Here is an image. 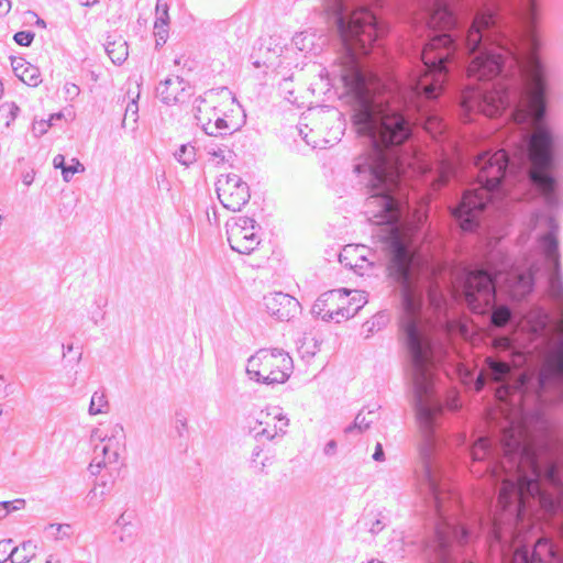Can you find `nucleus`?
Here are the masks:
<instances>
[{
  "label": "nucleus",
  "instance_id": "f257e3e1",
  "mask_svg": "<svg viewBox=\"0 0 563 563\" xmlns=\"http://www.w3.org/2000/svg\"><path fill=\"white\" fill-rule=\"evenodd\" d=\"M292 372V360L283 350H258L247 360L246 374L250 379L265 384H283Z\"/></svg>",
  "mask_w": 563,
  "mask_h": 563
},
{
  "label": "nucleus",
  "instance_id": "f03ea898",
  "mask_svg": "<svg viewBox=\"0 0 563 563\" xmlns=\"http://www.w3.org/2000/svg\"><path fill=\"white\" fill-rule=\"evenodd\" d=\"M124 440V429L120 423L92 429L90 433L92 461L88 467L91 475L96 476L102 468L118 463Z\"/></svg>",
  "mask_w": 563,
  "mask_h": 563
},
{
  "label": "nucleus",
  "instance_id": "7ed1b4c3",
  "mask_svg": "<svg viewBox=\"0 0 563 563\" xmlns=\"http://www.w3.org/2000/svg\"><path fill=\"white\" fill-rule=\"evenodd\" d=\"M257 224L253 218L238 216L225 223L227 240L230 247L240 254H251L260 245Z\"/></svg>",
  "mask_w": 563,
  "mask_h": 563
},
{
  "label": "nucleus",
  "instance_id": "20e7f679",
  "mask_svg": "<svg viewBox=\"0 0 563 563\" xmlns=\"http://www.w3.org/2000/svg\"><path fill=\"white\" fill-rule=\"evenodd\" d=\"M347 296L349 292L345 288L323 292L313 303L311 311L324 321L334 320L339 323L342 320H347L354 317L362 308V303H358L356 307H351V305L344 307L338 303L340 299H346Z\"/></svg>",
  "mask_w": 563,
  "mask_h": 563
},
{
  "label": "nucleus",
  "instance_id": "39448f33",
  "mask_svg": "<svg viewBox=\"0 0 563 563\" xmlns=\"http://www.w3.org/2000/svg\"><path fill=\"white\" fill-rule=\"evenodd\" d=\"M216 186L221 205L230 211H240L251 198L249 185L236 174L221 175Z\"/></svg>",
  "mask_w": 563,
  "mask_h": 563
},
{
  "label": "nucleus",
  "instance_id": "423d86ee",
  "mask_svg": "<svg viewBox=\"0 0 563 563\" xmlns=\"http://www.w3.org/2000/svg\"><path fill=\"white\" fill-rule=\"evenodd\" d=\"M203 108L198 106L195 118L203 132L210 136H227L239 130V126L228 122L224 113L216 107L209 106L201 100Z\"/></svg>",
  "mask_w": 563,
  "mask_h": 563
},
{
  "label": "nucleus",
  "instance_id": "0eeeda50",
  "mask_svg": "<svg viewBox=\"0 0 563 563\" xmlns=\"http://www.w3.org/2000/svg\"><path fill=\"white\" fill-rule=\"evenodd\" d=\"M258 428H255V438H265L274 440L277 437H283L289 424V419L283 413L280 407H267L261 411L257 419Z\"/></svg>",
  "mask_w": 563,
  "mask_h": 563
},
{
  "label": "nucleus",
  "instance_id": "6e6552de",
  "mask_svg": "<svg viewBox=\"0 0 563 563\" xmlns=\"http://www.w3.org/2000/svg\"><path fill=\"white\" fill-rule=\"evenodd\" d=\"M339 261L345 267L363 276L373 268L377 261V255L365 245L349 244L343 247L339 255Z\"/></svg>",
  "mask_w": 563,
  "mask_h": 563
},
{
  "label": "nucleus",
  "instance_id": "1a4fd4ad",
  "mask_svg": "<svg viewBox=\"0 0 563 563\" xmlns=\"http://www.w3.org/2000/svg\"><path fill=\"white\" fill-rule=\"evenodd\" d=\"M156 95L165 104L184 103L194 95V88L184 78L172 76L157 85Z\"/></svg>",
  "mask_w": 563,
  "mask_h": 563
},
{
  "label": "nucleus",
  "instance_id": "9d476101",
  "mask_svg": "<svg viewBox=\"0 0 563 563\" xmlns=\"http://www.w3.org/2000/svg\"><path fill=\"white\" fill-rule=\"evenodd\" d=\"M263 301L266 311L279 321H289L300 309L296 298L282 291L265 295Z\"/></svg>",
  "mask_w": 563,
  "mask_h": 563
},
{
  "label": "nucleus",
  "instance_id": "9b49d317",
  "mask_svg": "<svg viewBox=\"0 0 563 563\" xmlns=\"http://www.w3.org/2000/svg\"><path fill=\"white\" fill-rule=\"evenodd\" d=\"M11 66L14 75L30 87H37L41 79L40 69L22 57H11Z\"/></svg>",
  "mask_w": 563,
  "mask_h": 563
},
{
  "label": "nucleus",
  "instance_id": "f8f14e48",
  "mask_svg": "<svg viewBox=\"0 0 563 563\" xmlns=\"http://www.w3.org/2000/svg\"><path fill=\"white\" fill-rule=\"evenodd\" d=\"M380 406L377 404L368 405L361 409L356 415L354 422L344 429L346 434L357 431L360 433L366 431L379 417L378 410Z\"/></svg>",
  "mask_w": 563,
  "mask_h": 563
},
{
  "label": "nucleus",
  "instance_id": "ddd939ff",
  "mask_svg": "<svg viewBox=\"0 0 563 563\" xmlns=\"http://www.w3.org/2000/svg\"><path fill=\"white\" fill-rule=\"evenodd\" d=\"M118 536L119 541L124 544H133L137 536V526L132 522V516L123 512L115 520V529L113 531Z\"/></svg>",
  "mask_w": 563,
  "mask_h": 563
},
{
  "label": "nucleus",
  "instance_id": "4468645a",
  "mask_svg": "<svg viewBox=\"0 0 563 563\" xmlns=\"http://www.w3.org/2000/svg\"><path fill=\"white\" fill-rule=\"evenodd\" d=\"M104 49L115 65L123 64L129 56V46L128 42L122 36H114L108 38L104 44Z\"/></svg>",
  "mask_w": 563,
  "mask_h": 563
},
{
  "label": "nucleus",
  "instance_id": "2eb2a0df",
  "mask_svg": "<svg viewBox=\"0 0 563 563\" xmlns=\"http://www.w3.org/2000/svg\"><path fill=\"white\" fill-rule=\"evenodd\" d=\"M110 405L107 394L103 389L96 390L90 399L88 412L90 416L107 413Z\"/></svg>",
  "mask_w": 563,
  "mask_h": 563
},
{
  "label": "nucleus",
  "instance_id": "dca6fc26",
  "mask_svg": "<svg viewBox=\"0 0 563 563\" xmlns=\"http://www.w3.org/2000/svg\"><path fill=\"white\" fill-rule=\"evenodd\" d=\"M18 556V547H13V542L11 539L1 540L0 541V563H4L8 560H11L12 563H25L26 558H23L21 561H16Z\"/></svg>",
  "mask_w": 563,
  "mask_h": 563
},
{
  "label": "nucleus",
  "instance_id": "f3484780",
  "mask_svg": "<svg viewBox=\"0 0 563 563\" xmlns=\"http://www.w3.org/2000/svg\"><path fill=\"white\" fill-rule=\"evenodd\" d=\"M45 532L55 540L69 538L73 533L68 523H49L45 527Z\"/></svg>",
  "mask_w": 563,
  "mask_h": 563
},
{
  "label": "nucleus",
  "instance_id": "a211bd4d",
  "mask_svg": "<svg viewBox=\"0 0 563 563\" xmlns=\"http://www.w3.org/2000/svg\"><path fill=\"white\" fill-rule=\"evenodd\" d=\"M175 158L185 166H189L196 161V148L190 144H183L176 152Z\"/></svg>",
  "mask_w": 563,
  "mask_h": 563
},
{
  "label": "nucleus",
  "instance_id": "6ab92c4d",
  "mask_svg": "<svg viewBox=\"0 0 563 563\" xmlns=\"http://www.w3.org/2000/svg\"><path fill=\"white\" fill-rule=\"evenodd\" d=\"M25 505L26 501L23 498L0 501V521L5 519L10 514L23 509Z\"/></svg>",
  "mask_w": 563,
  "mask_h": 563
},
{
  "label": "nucleus",
  "instance_id": "aec40b11",
  "mask_svg": "<svg viewBox=\"0 0 563 563\" xmlns=\"http://www.w3.org/2000/svg\"><path fill=\"white\" fill-rule=\"evenodd\" d=\"M93 305H95L96 309L90 311V320L92 321V323L95 325H98L101 321L104 320L106 312L103 309L108 305V299L106 297L98 296L95 299Z\"/></svg>",
  "mask_w": 563,
  "mask_h": 563
},
{
  "label": "nucleus",
  "instance_id": "412c9836",
  "mask_svg": "<svg viewBox=\"0 0 563 563\" xmlns=\"http://www.w3.org/2000/svg\"><path fill=\"white\" fill-rule=\"evenodd\" d=\"M168 23L169 22H164L162 19H159V21H155L154 35L156 38V46H162L166 43L168 38Z\"/></svg>",
  "mask_w": 563,
  "mask_h": 563
},
{
  "label": "nucleus",
  "instance_id": "4be33fe9",
  "mask_svg": "<svg viewBox=\"0 0 563 563\" xmlns=\"http://www.w3.org/2000/svg\"><path fill=\"white\" fill-rule=\"evenodd\" d=\"M347 292L349 296L346 297V299H341L342 301H346V305L345 302H343L341 306L349 307L351 305V307H356L358 303H362L363 307L366 303V297L363 291L347 290Z\"/></svg>",
  "mask_w": 563,
  "mask_h": 563
},
{
  "label": "nucleus",
  "instance_id": "5701e85b",
  "mask_svg": "<svg viewBox=\"0 0 563 563\" xmlns=\"http://www.w3.org/2000/svg\"><path fill=\"white\" fill-rule=\"evenodd\" d=\"M85 172L84 165L79 162L78 158H71V164L66 165L64 173H63V179L64 181L68 183L70 181L71 177L76 173H82Z\"/></svg>",
  "mask_w": 563,
  "mask_h": 563
},
{
  "label": "nucleus",
  "instance_id": "b1692460",
  "mask_svg": "<svg viewBox=\"0 0 563 563\" xmlns=\"http://www.w3.org/2000/svg\"><path fill=\"white\" fill-rule=\"evenodd\" d=\"M1 112H5L8 117V121L5 122L7 126H10L11 122H13L20 112V108L15 102H4L0 107Z\"/></svg>",
  "mask_w": 563,
  "mask_h": 563
},
{
  "label": "nucleus",
  "instance_id": "393cba45",
  "mask_svg": "<svg viewBox=\"0 0 563 563\" xmlns=\"http://www.w3.org/2000/svg\"><path fill=\"white\" fill-rule=\"evenodd\" d=\"M99 486L102 487V489L100 490V493L98 494L97 492V487L92 488L89 493H88V498L90 501H93L95 499L98 498V503H101L104 498V496H107L110 492V486L108 485V483L106 481H102L101 483L98 484Z\"/></svg>",
  "mask_w": 563,
  "mask_h": 563
},
{
  "label": "nucleus",
  "instance_id": "a878e982",
  "mask_svg": "<svg viewBox=\"0 0 563 563\" xmlns=\"http://www.w3.org/2000/svg\"><path fill=\"white\" fill-rule=\"evenodd\" d=\"M35 34L31 31H20L14 34L13 38L16 44L21 46H30L34 40Z\"/></svg>",
  "mask_w": 563,
  "mask_h": 563
},
{
  "label": "nucleus",
  "instance_id": "bb28decb",
  "mask_svg": "<svg viewBox=\"0 0 563 563\" xmlns=\"http://www.w3.org/2000/svg\"><path fill=\"white\" fill-rule=\"evenodd\" d=\"M155 11V21H159V19H162L164 22H169L167 0H157Z\"/></svg>",
  "mask_w": 563,
  "mask_h": 563
},
{
  "label": "nucleus",
  "instance_id": "cd10ccee",
  "mask_svg": "<svg viewBox=\"0 0 563 563\" xmlns=\"http://www.w3.org/2000/svg\"><path fill=\"white\" fill-rule=\"evenodd\" d=\"M207 152L217 164L224 163L227 159L225 158L227 150L223 147L209 146ZM228 153H230V152L228 151Z\"/></svg>",
  "mask_w": 563,
  "mask_h": 563
},
{
  "label": "nucleus",
  "instance_id": "c85d7f7f",
  "mask_svg": "<svg viewBox=\"0 0 563 563\" xmlns=\"http://www.w3.org/2000/svg\"><path fill=\"white\" fill-rule=\"evenodd\" d=\"M175 429L179 437H183L187 431V417L181 412L175 415Z\"/></svg>",
  "mask_w": 563,
  "mask_h": 563
},
{
  "label": "nucleus",
  "instance_id": "c756f323",
  "mask_svg": "<svg viewBox=\"0 0 563 563\" xmlns=\"http://www.w3.org/2000/svg\"><path fill=\"white\" fill-rule=\"evenodd\" d=\"M139 106L135 99H132L125 108L124 120L129 117L132 118L133 122L137 121Z\"/></svg>",
  "mask_w": 563,
  "mask_h": 563
},
{
  "label": "nucleus",
  "instance_id": "7c9ffc66",
  "mask_svg": "<svg viewBox=\"0 0 563 563\" xmlns=\"http://www.w3.org/2000/svg\"><path fill=\"white\" fill-rule=\"evenodd\" d=\"M308 36L305 33H298L292 37V44L298 48L299 51H305L308 48Z\"/></svg>",
  "mask_w": 563,
  "mask_h": 563
},
{
  "label": "nucleus",
  "instance_id": "2f4dec72",
  "mask_svg": "<svg viewBox=\"0 0 563 563\" xmlns=\"http://www.w3.org/2000/svg\"><path fill=\"white\" fill-rule=\"evenodd\" d=\"M53 166L56 168V169H60L62 170V174L64 173V169L66 167V164H65V156L62 155V154H57L54 158H53Z\"/></svg>",
  "mask_w": 563,
  "mask_h": 563
},
{
  "label": "nucleus",
  "instance_id": "473e14b6",
  "mask_svg": "<svg viewBox=\"0 0 563 563\" xmlns=\"http://www.w3.org/2000/svg\"><path fill=\"white\" fill-rule=\"evenodd\" d=\"M385 527V523L380 519L374 520L369 526V531L373 534L379 533Z\"/></svg>",
  "mask_w": 563,
  "mask_h": 563
},
{
  "label": "nucleus",
  "instance_id": "72a5a7b5",
  "mask_svg": "<svg viewBox=\"0 0 563 563\" xmlns=\"http://www.w3.org/2000/svg\"><path fill=\"white\" fill-rule=\"evenodd\" d=\"M336 452V442L330 440L323 448V453L328 456L334 455Z\"/></svg>",
  "mask_w": 563,
  "mask_h": 563
},
{
  "label": "nucleus",
  "instance_id": "f704fd0d",
  "mask_svg": "<svg viewBox=\"0 0 563 563\" xmlns=\"http://www.w3.org/2000/svg\"><path fill=\"white\" fill-rule=\"evenodd\" d=\"M34 177H35V172L34 170L26 172V173H24L22 175V183L25 186H31L32 183L34 181Z\"/></svg>",
  "mask_w": 563,
  "mask_h": 563
},
{
  "label": "nucleus",
  "instance_id": "c9c22d12",
  "mask_svg": "<svg viewBox=\"0 0 563 563\" xmlns=\"http://www.w3.org/2000/svg\"><path fill=\"white\" fill-rule=\"evenodd\" d=\"M373 459H374V461H377V462L384 461L385 456H384V451H383V446L380 443L376 444L375 452L373 454Z\"/></svg>",
  "mask_w": 563,
  "mask_h": 563
},
{
  "label": "nucleus",
  "instance_id": "e433bc0d",
  "mask_svg": "<svg viewBox=\"0 0 563 563\" xmlns=\"http://www.w3.org/2000/svg\"><path fill=\"white\" fill-rule=\"evenodd\" d=\"M11 9L10 0H0V18L9 13Z\"/></svg>",
  "mask_w": 563,
  "mask_h": 563
},
{
  "label": "nucleus",
  "instance_id": "4c0bfd02",
  "mask_svg": "<svg viewBox=\"0 0 563 563\" xmlns=\"http://www.w3.org/2000/svg\"><path fill=\"white\" fill-rule=\"evenodd\" d=\"M7 388H8V384L4 379V376L2 374H0V399L8 396Z\"/></svg>",
  "mask_w": 563,
  "mask_h": 563
},
{
  "label": "nucleus",
  "instance_id": "58836bf2",
  "mask_svg": "<svg viewBox=\"0 0 563 563\" xmlns=\"http://www.w3.org/2000/svg\"><path fill=\"white\" fill-rule=\"evenodd\" d=\"M81 5L91 7L96 4L99 0H77Z\"/></svg>",
  "mask_w": 563,
  "mask_h": 563
},
{
  "label": "nucleus",
  "instance_id": "ea45409f",
  "mask_svg": "<svg viewBox=\"0 0 563 563\" xmlns=\"http://www.w3.org/2000/svg\"><path fill=\"white\" fill-rule=\"evenodd\" d=\"M67 92L68 93H74V95H78L79 92V88L76 86V85H70L69 88H67Z\"/></svg>",
  "mask_w": 563,
  "mask_h": 563
},
{
  "label": "nucleus",
  "instance_id": "a19ab883",
  "mask_svg": "<svg viewBox=\"0 0 563 563\" xmlns=\"http://www.w3.org/2000/svg\"><path fill=\"white\" fill-rule=\"evenodd\" d=\"M73 344L63 345V356L65 357L67 353H70L73 351Z\"/></svg>",
  "mask_w": 563,
  "mask_h": 563
},
{
  "label": "nucleus",
  "instance_id": "79ce46f5",
  "mask_svg": "<svg viewBox=\"0 0 563 563\" xmlns=\"http://www.w3.org/2000/svg\"><path fill=\"white\" fill-rule=\"evenodd\" d=\"M299 134L301 135L302 140H303L307 144H310V142L307 140V134H305V131H302L301 129H299Z\"/></svg>",
  "mask_w": 563,
  "mask_h": 563
},
{
  "label": "nucleus",
  "instance_id": "37998d69",
  "mask_svg": "<svg viewBox=\"0 0 563 563\" xmlns=\"http://www.w3.org/2000/svg\"><path fill=\"white\" fill-rule=\"evenodd\" d=\"M31 547H32V543L30 541L29 542H23V544L21 547V550L26 551Z\"/></svg>",
  "mask_w": 563,
  "mask_h": 563
},
{
  "label": "nucleus",
  "instance_id": "c03bdc74",
  "mask_svg": "<svg viewBox=\"0 0 563 563\" xmlns=\"http://www.w3.org/2000/svg\"><path fill=\"white\" fill-rule=\"evenodd\" d=\"M36 24H37V25H40V26H42V27H45V26H46V24H45L44 20H42V19H37Z\"/></svg>",
  "mask_w": 563,
  "mask_h": 563
},
{
  "label": "nucleus",
  "instance_id": "a18cd8bd",
  "mask_svg": "<svg viewBox=\"0 0 563 563\" xmlns=\"http://www.w3.org/2000/svg\"><path fill=\"white\" fill-rule=\"evenodd\" d=\"M24 558H27L26 555H24ZM23 559V556L20 555V548H18V556H16V561H21ZM29 559H26L25 562H27Z\"/></svg>",
  "mask_w": 563,
  "mask_h": 563
},
{
  "label": "nucleus",
  "instance_id": "49530a36",
  "mask_svg": "<svg viewBox=\"0 0 563 563\" xmlns=\"http://www.w3.org/2000/svg\"><path fill=\"white\" fill-rule=\"evenodd\" d=\"M456 441L459 443H464L465 442V437H460L459 439H456Z\"/></svg>",
  "mask_w": 563,
  "mask_h": 563
},
{
  "label": "nucleus",
  "instance_id": "de8ad7c7",
  "mask_svg": "<svg viewBox=\"0 0 563 563\" xmlns=\"http://www.w3.org/2000/svg\"><path fill=\"white\" fill-rule=\"evenodd\" d=\"M367 563H384V562H382L379 560H376V559H373V560L368 561Z\"/></svg>",
  "mask_w": 563,
  "mask_h": 563
},
{
  "label": "nucleus",
  "instance_id": "09e8293b",
  "mask_svg": "<svg viewBox=\"0 0 563 563\" xmlns=\"http://www.w3.org/2000/svg\"><path fill=\"white\" fill-rule=\"evenodd\" d=\"M2 91H3V86H2V82L0 81V97L2 96Z\"/></svg>",
  "mask_w": 563,
  "mask_h": 563
},
{
  "label": "nucleus",
  "instance_id": "8fccbe9b",
  "mask_svg": "<svg viewBox=\"0 0 563 563\" xmlns=\"http://www.w3.org/2000/svg\"><path fill=\"white\" fill-rule=\"evenodd\" d=\"M258 454H260V450L257 451V448H256V449H255V451H254V453H253V455H254V456H258Z\"/></svg>",
  "mask_w": 563,
  "mask_h": 563
},
{
  "label": "nucleus",
  "instance_id": "3c124183",
  "mask_svg": "<svg viewBox=\"0 0 563 563\" xmlns=\"http://www.w3.org/2000/svg\"><path fill=\"white\" fill-rule=\"evenodd\" d=\"M81 353L78 354V357H77V362H79L81 360Z\"/></svg>",
  "mask_w": 563,
  "mask_h": 563
},
{
  "label": "nucleus",
  "instance_id": "603ef678",
  "mask_svg": "<svg viewBox=\"0 0 563 563\" xmlns=\"http://www.w3.org/2000/svg\"><path fill=\"white\" fill-rule=\"evenodd\" d=\"M46 563H53V558L51 556V558L46 561Z\"/></svg>",
  "mask_w": 563,
  "mask_h": 563
},
{
  "label": "nucleus",
  "instance_id": "864d4df0",
  "mask_svg": "<svg viewBox=\"0 0 563 563\" xmlns=\"http://www.w3.org/2000/svg\"><path fill=\"white\" fill-rule=\"evenodd\" d=\"M2 415V409L0 408V416Z\"/></svg>",
  "mask_w": 563,
  "mask_h": 563
}]
</instances>
